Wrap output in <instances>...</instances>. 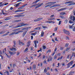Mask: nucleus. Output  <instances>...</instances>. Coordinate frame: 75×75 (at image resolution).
Wrapping results in <instances>:
<instances>
[{"label":"nucleus","instance_id":"1","mask_svg":"<svg viewBox=\"0 0 75 75\" xmlns=\"http://www.w3.org/2000/svg\"><path fill=\"white\" fill-rule=\"evenodd\" d=\"M18 25H18L17 26H16L15 27H14L13 28H18V27H23V26H25V25H27L28 24H24V23H19L18 24Z\"/></svg>","mask_w":75,"mask_h":75},{"label":"nucleus","instance_id":"2","mask_svg":"<svg viewBox=\"0 0 75 75\" xmlns=\"http://www.w3.org/2000/svg\"><path fill=\"white\" fill-rule=\"evenodd\" d=\"M43 4H44L43 3H42V4H36L35 5H32V6H30V8H33V7H34V6H37L35 8V9H37V8H38V7H41V6H42V5H43ZM38 4H39V5H38Z\"/></svg>","mask_w":75,"mask_h":75},{"label":"nucleus","instance_id":"3","mask_svg":"<svg viewBox=\"0 0 75 75\" xmlns=\"http://www.w3.org/2000/svg\"><path fill=\"white\" fill-rule=\"evenodd\" d=\"M22 30H26L25 32H24L23 33L22 37H24L25 35V34H26L27 33V31H28V28L26 27L25 28H24L22 29Z\"/></svg>","mask_w":75,"mask_h":75},{"label":"nucleus","instance_id":"4","mask_svg":"<svg viewBox=\"0 0 75 75\" xmlns=\"http://www.w3.org/2000/svg\"><path fill=\"white\" fill-rule=\"evenodd\" d=\"M22 32H23V30H19L17 32H12L11 33V34H10L9 35L10 36H11V35H14V34H18V33H22Z\"/></svg>","mask_w":75,"mask_h":75},{"label":"nucleus","instance_id":"5","mask_svg":"<svg viewBox=\"0 0 75 75\" xmlns=\"http://www.w3.org/2000/svg\"><path fill=\"white\" fill-rule=\"evenodd\" d=\"M72 3V1H67L66 2H65L64 3V4H69V3H71L69 4L68 5V6H72V5H74V4H75V2H74L73 3Z\"/></svg>","mask_w":75,"mask_h":75},{"label":"nucleus","instance_id":"6","mask_svg":"<svg viewBox=\"0 0 75 75\" xmlns=\"http://www.w3.org/2000/svg\"><path fill=\"white\" fill-rule=\"evenodd\" d=\"M43 19V18H39L34 20V22H37V21H39L40 20H41Z\"/></svg>","mask_w":75,"mask_h":75},{"label":"nucleus","instance_id":"7","mask_svg":"<svg viewBox=\"0 0 75 75\" xmlns=\"http://www.w3.org/2000/svg\"><path fill=\"white\" fill-rule=\"evenodd\" d=\"M63 32H64L65 34H66L67 35H69V34H70V33H69V32L68 31L65 30V29H64L63 30Z\"/></svg>","mask_w":75,"mask_h":75},{"label":"nucleus","instance_id":"8","mask_svg":"<svg viewBox=\"0 0 75 75\" xmlns=\"http://www.w3.org/2000/svg\"><path fill=\"white\" fill-rule=\"evenodd\" d=\"M70 18L71 20H72L73 21L75 20V17L74 16H71Z\"/></svg>","mask_w":75,"mask_h":75},{"label":"nucleus","instance_id":"9","mask_svg":"<svg viewBox=\"0 0 75 75\" xmlns=\"http://www.w3.org/2000/svg\"><path fill=\"white\" fill-rule=\"evenodd\" d=\"M58 6H61V5H59L58 4H55V5L50 7V8H52V7H58Z\"/></svg>","mask_w":75,"mask_h":75},{"label":"nucleus","instance_id":"10","mask_svg":"<svg viewBox=\"0 0 75 75\" xmlns=\"http://www.w3.org/2000/svg\"><path fill=\"white\" fill-rule=\"evenodd\" d=\"M34 44L35 45V47L37 48V44H38V41L37 40H35L34 41Z\"/></svg>","mask_w":75,"mask_h":75},{"label":"nucleus","instance_id":"11","mask_svg":"<svg viewBox=\"0 0 75 75\" xmlns=\"http://www.w3.org/2000/svg\"><path fill=\"white\" fill-rule=\"evenodd\" d=\"M53 59V57H51L50 58H49L47 59V62H50V61H52Z\"/></svg>","mask_w":75,"mask_h":75},{"label":"nucleus","instance_id":"12","mask_svg":"<svg viewBox=\"0 0 75 75\" xmlns=\"http://www.w3.org/2000/svg\"><path fill=\"white\" fill-rule=\"evenodd\" d=\"M25 10H18L14 11V13H17V12H21V11H24Z\"/></svg>","mask_w":75,"mask_h":75},{"label":"nucleus","instance_id":"13","mask_svg":"<svg viewBox=\"0 0 75 75\" xmlns=\"http://www.w3.org/2000/svg\"><path fill=\"white\" fill-rule=\"evenodd\" d=\"M9 49L10 51H13L14 50L15 51H17V49H16V48H14L13 47H12V48H10Z\"/></svg>","mask_w":75,"mask_h":75},{"label":"nucleus","instance_id":"14","mask_svg":"<svg viewBox=\"0 0 75 75\" xmlns=\"http://www.w3.org/2000/svg\"><path fill=\"white\" fill-rule=\"evenodd\" d=\"M21 44L22 45H25V44L23 42H21V40H19V44L20 45H21Z\"/></svg>","mask_w":75,"mask_h":75},{"label":"nucleus","instance_id":"15","mask_svg":"<svg viewBox=\"0 0 75 75\" xmlns=\"http://www.w3.org/2000/svg\"><path fill=\"white\" fill-rule=\"evenodd\" d=\"M30 44H31V41H29L27 43V45L26 46L27 47H29V46H30Z\"/></svg>","mask_w":75,"mask_h":75},{"label":"nucleus","instance_id":"16","mask_svg":"<svg viewBox=\"0 0 75 75\" xmlns=\"http://www.w3.org/2000/svg\"><path fill=\"white\" fill-rule=\"evenodd\" d=\"M8 52H9V53L10 54V55H13V54L14 55V54H16V52H15L13 53V52L11 51H9Z\"/></svg>","mask_w":75,"mask_h":75},{"label":"nucleus","instance_id":"17","mask_svg":"<svg viewBox=\"0 0 75 75\" xmlns=\"http://www.w3.org/2000/svg\"><path fill=\"white\" fill-rule=\"evenodd\" d=\"M65 9H67V8H62L57 11H63V10H65Z\"/></svg>","mask_w":75,"mask_h":75},{"label":"nucleus","instance_id":"18","mask_svg":"<svg viewBox=\"0 0 75 75\" xmlns=\"http://www.w3.org/2000/svg\"><path fill=\"white\" fill-rule=\"evenodd\" d=\"M40 0H37L35 2H33L32 3V4H37V3L38 1H40Z\"/></svg>","mask_w":75,"mask_h":75},{"label":"nucleus","instance_id":"19","mask_svg":"<svg viewBox=\"0 0 75 75\" xmlns=\"http://www.w3.org/2000/svg\"><path fill=\"white\" fill-rule=\"evenodd\" d=\"M73 63H74V61H71L68 64H69L71 66V65H72L73 64Z\"/></svg>","mask_w":75,"mask_h":75},{"label":"nucleus","instance_id":"20","mask_svg":"<svg viewBox=\"0 0 75 75\" xmlns=\"http://www.w3.org/2000/svg\"><path fill=\"white\" fill-rule=\"evenodd\" d=\"M20 21H21V20H16L14 21V23H17V22H20Z\"/></svg>","mask_w":75,"mask_h":75},{"label":"nucleus","instance_id":"21","mask_svg":"<svg viewBox=\"0 0 75 75\" xmlns=\"http://www.w3.org/2000/svg\"><path fill=\"white\" fill-rule=\"evenodd\" d=\"M59 17L61 18H62V19H65L66 18L64 16H60Z\"/></svg>","mask_w":75,"mask_h":75},{"label":"nucleus","instance_id":"22","mask_svg":"<svg viewBox=\"0 0 75 75\" xmlns=\"http://www.w3.org/2000/svg\"><path fill=\"white\" fill-rule=\"evenodd\" d=\"M37 32H36L34 33H32L31 34V35H35L37 34Z\"/></svg>","mask_w":75,"mask_h":75},{"label":"nucleus","instance_id":"23","mask_svg":"<svg viewBox=\"0 0 75 75\" xmlns=\"http://www.w3.org/2000/svg\"><path fill=\"white\" fill-rule=\"evenodd\" d=\"M62 58H63V56H61L60 57H58V59H57V61H59V59H60V60H61V59H62Z\"/></svg>","mask_w":75,"mask_h":75},{"label":"nucleus","instance_id":"24","mask_svg":"<svg viewBox=\"0 0 75 75\" xmlns=\"http://www.w3.org/2000/svg\"><path fill=\"white\" fill-rule=\"evenodd\" d=\"M41 29V27H37L35 29H34V30H40Z\"/></svg>","mask_w":75,"mask_h":75},{"label":"nucleus","instance_id":"25","mask_svg":"<svg viewBox=\"0 0 75 75\" xmlns=\"http://www.w3.org/2000/svg\"><path fill=\"white\" fill-rule=\"evenodd\" d=\"M3 6H4V4H3V2H0V7Z\"/></svg>","mask_w":75,"mask_h":75},{"label":"nucleus","instance_id":"26","mask_svg":"<svg viewBox=\"0 0 75 75\" xmlns=\"http://www.w3.org/2000/svg\"><path fill=\"white\" fill-rule=\"evenodd\" d=\"M75 24L74 23H73V24H72V25H69V28L70 29H71V28H72V26H73V25H74Z\"/></svg>","mask_w":75,"mask_h":75},{"label":"nucleus","instance_id":"27","mask_svg":"<svg viewBox=\"0 0 75 75\" xmlns=\"http://www.w3.org/2000/svg\"><path fill=\"white\" fill-rule=\"evenodd\" d=\"M59 14L60 15H64L66 14V13L65 12H61V13H60Z\"/></svg>","mask_w":75,"mask_h":75},{"label":"nucleus","instance_id":"28","mask_svg":"<svg viewBox=\"0 0 75 75\" xmlns=\"http://www.w3.org/2000/svg\"><path fill=\"white\" fill-rule=\"evenodd\" d=\"M20 4H21V2H20L16 4V6H15V7H18V6H20Z\"/></svg>","mask_w":75,"mask_h":75},{"label":"nucleus","instance_id":"29","mask_svg":"<svg viewBox=\"0 0 75 75\" xmlns=\"http://www.w3.org/2000/svg\"><path fill=\"white\" fill-rule=\"evenodd\" d=\"M6 54L8 58H11V55H8Z\"/></svg>","mask_w":75,"mask_h":75},{"label":"nucleus","instance_id":"30","mask_svg":"<svg viewBox=\"0 0 75 75\" xmlns=\"http://www.w3.org/2000/svg\"><path fill=\"white\" fill-rule=\"evenodd\" d=\"M44 32L43 31H42V32L41 33V37H43V36L44 35Z\"/></svg>","mask_w":75,"mask_h":75},{"label":"nucleus","instance_id":"31","mask_svg":"<svg viewBox=\"0 0 75 75\" xmlns=\"http://www.w3.org/2000/svg\"><path fill=\"white\" fill-rule=\"evenodd\" d=\"M58 30V26L55 27L54 30V31H57V30Z\"/></svg>","mask_w":75,"mask_h":75},{"label":"nucleus","instance_id":"32","mask_svg":"<svg viewBox=\"0 0 75 75\" xmlns=\"http://www.w3.org/2000/svg\"><path fill=\"white\" fill-rule=\"evenodd\" d=\"M50 6H51V5H50V4L47 5L45 7V8H47V7H50Z\"/></svg>","mask_w":75,"mask_h":75},{"label":"nucleus","instance_id":"33","mask_svg":"<svg viewBox=\"0 0 75 75\" xmlns=\"http://www.w3.org/2000/svg\"><path fill=\"white\" fill-rule=\"evenodd\" d=\"M57 58V54H55L54 57V59H56Z\"/></svg>","mask_w":75,"mask_h":75},{"label":"nucleus","instance_id":"34","mask_svg":"<svg viewBox=\"0 0 75 75\" xmlns=\"http://www.w3.org/2000/svg\"><path fill=\"white\" fill-rule=\"evenodd\" d=\"M51 50L50 49L46 52V53L47 54H48V53H49V52H51Z\"/></svg>","mask_w":75,"mask_h":75},{"label":"nucleus","instance_id":"35","mask_svg":"<svg viewBox=\"0 0 75 75\" xmlns=\"http://www.w3.org/2000/svg\"><path fill=\"white\" fill-rule=\"evenodd\" d=\"M28 47H27L24 50V52H25L28 51Z\"/></svg>","mask_w":75,"mask_h":75},{"label":"nucleus","instance_id":"36","mask_svg":"<svg viewBox=\"0 0 75 75\" xmlns=\"http://www.w3.org/2000/svg\"><path fill=\"white\" fill-rule=\"evenodd\" d=\"M74 71H71L70 73L69 74V75H72V74H74Z\"/></svg>","mask_w":75,"mask_h":75},{"label":"nucleus","instance_id":"37","mask_svg":"<svg viewBox=\"0 0 75 75\" xmlns=\"http://www.w3.org/2000/svg\"><path fill=\"white\" fill-rule=\"evenodd\" d=\"M50 3H52L51 4H54L55 3H56V2H50Z\"/></svg>","mask_w":75,"mask_h":75},{"label":"nucleus","instance_id":"38","mask_svg":"<svg viewBox=\"0 0 75 75\" xmlns=\"http://www.w3.org/2000/svg\"><path fill=\"white\" fill-rule=\"evenodd\" d=\"M10 20V18L8 17H7L5 18L4 20H5L6 21H7V20Z\"/></svg>","mask_w":75,"mask_h":75},{"label":"nucleus","instance_id":"39","mask_svg":"<svg viewBox=\"0 0 75 75\" xmlns=\"http://www.w3.org/2000/svg\"><path fill=\"white\" fill-rule=\"evenodd\" d=\"M33 69H35L36 68V65L35 64H34L33 66Z\"/></svg>","mask_w":75,"mask_h":75},{"label":"nucleus","instance_id":"40","mask_svg":"<svg viewBox=\"0 0 75 75\" xmlns=\"http://www.w3.org/2000/svg\"><path fill=\"white\" fill-rule=\"evenodd\" d=\"M67 68H69V67H70V65L69 63H68L67 64Z\"/></svg>","mask_w":75,"mask_h":75},{"label":"nucleus","instance_id":"41","mask_svg":"<svg viewBox=\"0 0 75 75\" xmlns=\"http://www.w3.org/2000/svg\"><path fill=\"white\" fill-rule=\"evenodd\" d=\"M75 63L72 66V67H71L70 68V69H71V68H74V67H75Z\"/></svg>","mask_w":75,"mask_h":75},{"label":"nucleus","instance_id":"42","mask_svg":"<svg viewBox=\"0 0 75 75\" xmlns=\"http://www.w3.org/2000/svg\"><path fill=\"white\" fill-rule=\"evenodd\" d=\"M25 15H19V17H24Z\"/></svg>","mask_w":75,"mask_h":75},{"label":"nucleus","instance_id":"43","mask_svg":"<svg viewBox=\"0 0 75 75\" xmlns=\"http://www.w3.org/2000/svg\"><path fill=\"white\" fill-rule=\"evenodd\" d=\"M40 51L42 52V49H41V48H40V50H39L38 51V52H39Z\"/></svg>","mask_w":75,"mask_h":75},{"label":"nucleus","instance_id":"44","mask_svg":"<svg viewBox=\"0 0 75 75\" xmlns=\"http://www.w3.org/2000/svg\"><path fill=\"white\" fill-rule=\"evenodd\" d=\"M30 69H29V68H27V69L28 70H29H29H30L31 69H32V67L31 66L30 67Z\"/></svg>","mask_w":75,"mask_h":75},{"label":"nucleus","instance_id":"45","mask_svg":"<svg viewBox=\"0 0 75 75\" xmlns=\"http://www.w3.org/2000/svg\"><path fill=\"white\" fill-rule=\"evenodd\" d=\"M64 23L65 24H67V23H68V20L67 19L65 20Z\"/></svg>","mask_w":75,"mask_h":75},{"label":"nucleus","instance_id":"46","mask_svg":"<svg viewBox=\"0 0 75 75\" xmlns=\"http://www.w3.org/2000/svg\"><path fill=\"white\" fill-rule=\"evenodd\" d=\"M1 12L2 13V14H3L4 15H5V14H6V13H4V11H3V10H2Z\"/></svg>","mask_w":75,"mask_h":75},{"label":"nucleus","instance_id":"47","mask_svg":"<svg viewBox=\"0 0 75 75\" xmlns=\"http://www.w3.org/2000/svg\"><path fill=\"white\" fill-rule=\"evenodd\" d=\"M69 44L68 43H66V44L65 46V47H68V45Z\"/></svg>","mask_w":75,"mask_h":75},{"label":"nucleus","instance_id":"48","mask_svg":"<svg viewBox=\"0 0 75 75\" xmlns=\"http://www.w3.org/2000/svg\"><path fill=\"white\" fill-rule=\"evenodd\" d=\"M69 49H70V47L67 48L66 50V51H69Z\"/></svg>","mask_w":75,"mask_h":75},{"label":"nucleus","instance_id":"49","mask_svg":"<svg viewBox=\"0 0 75 75\" xmlns=\"http://www.w3.org/2000/svg\"><path fill=\"white\" fill-rule=\"evenodd\" d=\"M5 32H4V31H1L0 32V34H3Z\"/></svg>","mask_w":75,"mask_h":75},{"label":"nucleus","instance_id":"50","mask_svg":"<svg viewBox=\"0 0 75 75\" xmlns=\"http://www.w3.org/2000/svg\"><path fill=\"white\" fill-rule=\"evenodd\" d=\"M42 27L43 28H44V29H45V28H47V26H42Z\"/></svg>","mask_w":75,"mask_h":75},{"label":"nucleus","instance_id":"51","mask_svg":"<svg viewBox=\"0 0 75 75\" xmlns=\"http://www.w3.org/2000/svg\"><path fill=\"white\" fill-rule=\"evenodd\" d=\"M47 72V69L46 68H45L44 70V73H46Z\"/></svg>","mask_w":75,"mask_h":75},{"label":"nucleus","instance_id":"52","mask_svg":"<svg viewBox=\"0 0 75 75\" xmlns=\"http://www.w3.org/2000/svg\"><path fill=\"white\" fill-rule=\"evenodd\" d=\"M55 41H57L58 42L59 41V40H57V38L56 37L55 38Z\"/></svg>","mask_w":75,"mask_h":75},{"label":"nucleus","instance_id":"53","mask_svg":"<svg viewBox=\"0 0 75 75\" xmlns=\"http://www.w3.org/2000/svg\"><path fill=\"white\" fill-rule=\"evenodd\" d=\"M55 52H53L52 54V56H54V55H55Z\"/></svg>","mask_w":75,"mask_h":75},{"label":"nucleus","instance_id":"54","mask_svg":"<svg viewBox=\"0 0 75 75\" xmlns=\"http://www.w3.org/2000/svg\"><path fill=\"white\" fill-rule=\"evenodd\" d=\"M13 43L14 44V45H16V40H14L13 41Z\"/></svg>","mask_w":75,"mask_h":75},{"label":"nucleus","instance_id":"55","mask_svg":"<svg viewBox=\"0 0 75 75\" xmlns=\"http://www.w3.org/2000/svg\"><path fill=\"white\" fill-rule=\"evenodd\" d=\"M69 23H70V24H72V23H73V22L72 21H71L70 20L69 21Z\"/></svg>","mask_w":75,"mask_h":75},{"label":"nucleus","instance_id":"56","mask_svg":"<svg viewBox=\"0 0 75 75\" xmlns=\"http://www.w3.org/2000/svg\"><path fill=\"white\" fill-rule=\"evenodd\" d=\"M57 48L56 47L54 49V52H56V51H57Z\"/></svg>","mask_w":75,"mask_h":75},{"label":"nucleus","instance_id":"57","mask_svg":"<svg viewBox=\"0 0 75 75\" xmlns=\"http://www.w3.org/2000/svg\"><path fill=\"white\" fill-rule=\"evenodd\" d=\"M18 55H20V52H18L16 53V55L18 56Z\"/></svg>","mask_w":75,"mask_h":75},{"label":"nucleus","instance_id":"58","mask_svg":"<svg viewBox=\"0 0 75 75\" xmlns=\"http://www.w3.org/2000/svg\"><path fill=\"white\" fill-rule=\"evenodd\" d=\"M14 17H20V16L19 15H16L15 16H14Z\"/></svg>","mask_w":75,"mask_h":75},{"label":"nucleus","instance_id":"59","mask_svg":"<svg viewBox=\"0 0 75 75\" xmlns=\"http://www.w3.org/2000/svg\"><path fill=\"white\" fill-rule=\"evenodd\" d=\"M61 21H60L59 22V24L58 25H60L61 24Z\"/></svg>","mask_w":75,"mask_h":75},{"label":"nucleus","instance_id":"60","mask_svg":"<svg viewBox=\"0 0 75 75\" xmlns=\"http://www.w3.org/2000/svg\"><path fill=\"white\" fill-rule=\"evenodd\" d=\"M43 63L46 64H47V62L46 61H43Z\"/></svg>","mask_w":75,"mask_h":75},{"label":"nucleus","instance_id":"61","mask_svg":"<svg viewBox=\"0 0 75 75\" xmlns=\"http://www.w3.org/2000/svg\"><path fill=\"white\" fill-rule=\"evenodd\" d=\"M41 53H39V56H38V58H39V57L41 56Z\"/></svg>","mask_w":75,"mask_h":75},{"label":"nucleus","instance_id":"62","mask_svg":"<svg viewBox=\"0 0 75 75\" xmlns=\"http://www.w3.org/2000/svg\"><path fill=\"white\" fill-rule=\"evenodd\" d=\"M58 56H61V53H59L57 54Z\"/></svg>","mask_w":75,"mask_h":75},{"label":"nucleus","instance_id":"63","mask_svg":"<svg viewBox=\"0 0 75 75\" xmlns=\"http://www.w3.org/2000/svg\"><path fill=\"white\" fill-rule=\"evenodd\" d=\"M50 4V2H49L47 3H46L45 4V5H47V4Z\"/></svg>","mask_w":75,"mask_h":75},{"label":"nucleus","instance_id":"64","mask_svg":"<svg viewBox=\"0 0 75 75\" xmlns=\"http://www.w3.org/2000/svg\"><path fill=\"white\" fill-rule=\"evenodd\" d=\"M54 15H51L50 16V17L51 18V17H54Z\"/></svg>","mask_w":75,"mask_h":75}]
</instances>
